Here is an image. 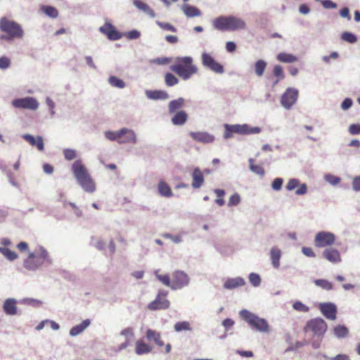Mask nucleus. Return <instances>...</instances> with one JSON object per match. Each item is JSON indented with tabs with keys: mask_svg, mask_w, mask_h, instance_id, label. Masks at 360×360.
<instances>
[{
	"mask_svg": "<svg viewBox=\"0 0 360 360\" xmlns=\"http://www.w3.org/2000/svg\"><path fill=\"white\" fill-rule=\"evenodd\" d=\"M72 171L77 182L86 192L93 193L95 191V183L81 160H76L72 164Z\"/></svg>",
	"mask_w": 360,
	"mask_h": 360,
	"instance_id": "obj_1",
	"label": "nucleus"
},
{
	"mask_svg": "<svg viewBox=\"0 0 360 360\" xmlns=\"http://www.w3.org/2000/svg\"><path fill=\"white\" fill-rule=\"evenodd\" d=\"M170 70L184 80L198 72L197 67L193 64V58L189 56L177 58L176 62L170 66Z\"/></svg>",
	"mask_w": 360,
	"mask_h": 360,
	"instance_id": "obj_2",
	"label": "nucleus"
},
{
	"mask_svg": "<svg viewBox=\"0 0 360 360\" xmlns=\"http://www.w3.org/2000/svg\"><path fill=\"white\" fill-rule=\"evenodd\" d=\"M212 25L220 31H236L245 28L246 24L243 20L235 16H219L216 18Z\"/></svg>",
	"mask_w": 360,
	"mask_h": 360,
	"instance_id": "obj_3",
	"label": "nucleus"
},
{
	"mask_svg": "<svg viewBox=\"0 0 360 360\" xmlns=\"http://www.w3.org/2000/svg\"><path fill=\"white\" fill-rule=\"evenodd\" d=\"M0 31L6 34L0 37V39L6 41L20 39L24 34L23 30L20 24L6 17L0 19Z\"/></svg>",
	"mask_w": 360,
	"mask_h": 360,
	"instance_id": "obj_4",
	"label": "nucleus"
},
{
	"mask_svg": "<svg viewBox=\"0 0 360 360\" xmlns=\"http://www.w3.org/2000/svg\"><path fill=\"white\" fill-rule=\"evenodd\" d=\"M225 132H224V138L229 139L233 136V134H259L261 132V128L259 127H250L249 125L244 124H225Z\"/></svg>",
	"mask_w": 360,
	"mask_h": 360,
	"instance_id": "obj_5",
	"label": "nucleus"
},
{
	"mask_svg": "<svg viewBox=\"0 0 360 360\" xmlns=\"http://www.w3.org/2000/svg\"><path fill=\"white\" fill-rule=\"evenodd\" d=\"M240 315L254 328L262 332L269 330V325L265 319L258 317L246 309L241 310Z\"/></svg>",
	"mask_w": 360,
	"mask_h": 360,
	"instance_id": "obj_6",
	"label": "nucleus"
},
{
	"mask_svg": "<svg viewBox=\"0 0 360 360\" xmlns=\"http://www.w3.org/2000/svg\"><path fill=\"white\" fill-rule=\"evenodd\" d=\"M328 325L326 322L321 318H315L309 320L304 330L305 333L311 332L314 335L323 336L326 332Z\"/></svg>",
	"mask_w": 360,
	"mask_h": 360,
	"instance_id": "obj_7",
	"label": "nucleus"
},
{
	"mask_svg": "<svg viewBox=\"0 0 360 360\" xmlns=\"http://www.w3.org/2000/svg\"><path fill=\"white\" fill-rule=\"evenodd\" d=\"M168 292L165 290H160L155 299L150 302L148 305V309L151 311L167 309L170 306V302L167 297Z\"/></svg>",
	"mask_w": 360,
	"mask_h": 360,
	"instance_id": "obj_8",
	"label": "nucleus"
},
{
	"mask_svg": "<svg viewBox=\"0 0 360 360\" xmlns=\"http://www.w3.org/2000/svg\"><path fill=\"white\" fill-rule=\"evenodd\" d=\"M12 105L16 108L28 109L32 110H35L39 107L38 101L33 97H25L15 99L12 101Z\"/></svg>",
	"mask_w": 360,
	"mask_h": 360,
	"instance_id": "obj_9",
	"label": "nucleus"
},
{
	"mask_svg": "<svg viewBox=\"0 0 360 360\" xmlns=\"http://www.w3.org/2000/svg\"><path fill=\"white\" fill-rule=\"evenodd\" d=\"M202 63L205 67L216 73L221 74L224 72L223 65L216 61L214 58L207 53H203L202 54Z\"/></svg>",
	"mask_w": 360,
	"mask_h": 360,
	"instance_id": "obj_10",
	"label": "nucleus"
},
{
	"mask_svg": "<svg viewBox=\"0 0 360 360\" xmlns=\"http://www.w3.org/2000/svg\"><path fill=\"white\" fill-rule=\"evenodd\" d=\"M298 91L294 88H288L281 96V105L286 109H290L297 101Z\"/></svg>",
	"mask_w": 360,
	"mask_h": 360,
	"instance_id": "obj_11",
	"label": "nucleus"
},
{
	"mask_svg": "<svg viewBox=\"0 0 360 360\" xmlns=\"http://www.w3.org/2000/svg\"><path fill=\"white\" fill-rule=\"evenodd\" d=\"M335 240V235L330 232H319L314 239V244L318 248H323L331 245Z\"/></svg>",
	"mask_w": 360,
	"mask_h": 360,
	"instance_id": "obj_12",
	"label": "nucleus"
},
{
	"mask_svg": "<svg viewBox=\"0 0 360 360\" xmlns=\"http://www.w3.org/2000/svg\"><path fill=\"white\" fill-rule=\"evenodd\" d=\"M189 282L188 275L182 271H176L172 274L171 288L173 290L181 289L187 285Z\"/></svg>",
	"mask_w": 360,
	"mask_h": 360,
	"instance_id": "obj_13",
	"label": "nucleus"
},
{
	"mask_svg": "<svg viewBox=\"0 0 360 360\" xmlns=\"http://www.w3.org/2000/svg\"><path fill=\"white\" fill-rule=\"evenodd\" d=\"M100 32L106 35L110 40H117L122 38V34L110 22H105L100 28Z\"/></svg>",
	"mask_w": 360,
	"mask_h": 360,
	"instance_id": "obj_14",
	"label": "nucleus"
},
{
	"mask_svg": "<svg viewBox=\"0 0 360 360\" xmlns=\"http://www.w3.org/2000/svg\"><path fill=\"white\" fill-rule=\"evenodd\" d=\"M320 310L323 315L328 319L335 320L336 319L337 308L333 303H323L320 304Z\"/></svg>",
	"mask_w": 360,
	"mask_h": 360,
	"instance_id": "obj_15",
	"label": "nucleus"
},
{
	"mask_svg": "<svg viewBox=\"0 0 360 360\" xmlns=\"http://www.w3.org/2000/svg\"><path fill=\"white\" fill-rule=\"evenodd\" d=\"M120 134L119 143H135L136 142V137L134 131L122 128L120 129Z\"/></svg>",
	"mask_w": 360,
	"mask_h": 360,
	"instance_id": "obj_16",
	"label": "nucleus"
},
{
	"mask_svg": "<svg viewBox=\"0 0 360 360\" xmlns=\"http://www.w3.org/2000/svg\"><path fill=\"white\" fill-rule=\"evenodd\" d=\"M191 137L195 141L202 143H210L214 141V136L207 132H190Z\"/></svg>",
	"mask_w": 360,
	"mask_h": 360,
	"instance_id": "obj_17",
	"label": "nucleus"
},
{
	"mask_svg": "<svg viewBox=\"0 0 360 360\" xmlns=\"http://www.w3.org/2000/svg\"><path fill=\"white\" fill-rule=\"evenodd\" d=\"M297 187H298L295 191L297 195H304L307 192V185L305 184H300L299 180L297 179H290L286 185V189L288 191H292Z\"/></svg>",
	"mask_w": 360,
	"mask_h": 360,
	"instance_id": "obj_18",
	"label": "nucleus"
},
{
	"mask_svg": "<svg viewBox=\"0 0 360 360\" xmlns=\"http://www.w3.org/2000/svg\"><path fill=\"white\" fill-rule=\"evenodd\" d=\"M41 259H38L34 253H30L28 257L24 261V266L28 270H36L41 266Z\"/></svg>",
	"mask_w": 360,
	"mask_h": 360,
	"instance_id": "obj_19",
	"label": "nucleus"
},
{
	"mask_svg": "<svg viewBox=\"0 0 360 360\" xmlns=\"http://www.w3.org/2000/svg\"><path fill=\"white\" fill-rule=\"evenodd\" d=\"M205 182V179L202 171L195 167L192 174V186L193 188H200Z\"/></svg>",
	"mask_w": 360,
	"mask_h": 360,
	"instance_id": "obj_20",
	"label": "nucleus"
},
{
	"mask_svg": "<svg viewBox=\"0 0 360 360\" xmlns=\"http://www.w3.org/2000/svg\"><path fill=\"white\" fill-rule=\"evenodd\" d=\"M245 285V281L241 277L228 278L224 283V288L232 290Z\"/></svg>",
	"mask_w": 360,
	"mask_h": 360,
	"instance_id": "obj_21",
	"label": "nucleus"
},
{
	"mask_svg": "<svg viewBox=\"0 0 360 360\" xmlns=\"http://www.w3.org/2000/svg\"><path fill=\"white\" fill-rule=\"evenodd\" d=\"M22 138L27 141L31 146H36L39 151H43L44 149V140L41 136L35 138L30 134H25Z\"/></svg>",
	"mask_w": 360,
	"mask_h": 360,
	"instance_id": "obj_22",
	"label": "nucleus"
},
{
	"mask_svg": "<svg viewBox=\"0 0 360 360\" xmlns=\"http://www.w3.org/2000/svg\"><path fill=\"white\" fill-rule=\"evenodd\" d=\"M323 257L332 263H338L341 261L340 254L334 248H327L323 252Z\"/></svg>",
	"mask_w": 360,
	"mask_h": 360,
	"instance_id": "obj_23",
	"label": "nucleus"
},
{
	"mask_svg": "<svg viewBox=\"0 0 360 360\" xmlns=\"http://www.w3.org/2000/svg\"><path fill=\"white\" fill-rule=\"evenodd\" d=\"M173 114L171 121L174 125H183L188 120V115L184 110H179Z\"/></svg>",
	"mask_w": 360,
	"mask_h": 360,
	"instance_id": "obj_24",
	"label": "nucleus"
},
{
	"mask_svg": "<svg viewBox=\"0 0 360 360\" xmlns=\"http://www.w3.org/2000/svg\"><path fill=\"white\" fill-rule=\"evenodd\" d=\"M147 97L152 100H166L169 98L167 91L163 90H148L146 91Z\"/></svg>",
	"mask_w": 360,
	"mask_h": 360,
	"instance_id": "obj_25",
	"label": "nucleus"
},
{
	"mask_svg": "<svg viewBox=\"0 0 360 360\" xmlns=\"http://www.w3.org/2000/svg\"><path fill=\"white\" fill-rule=\"evenodd\" d=\"M153 347L146 343L143 340H139L135 344V352L138 355H142L151 352Z\"/></svg>",
	"mask_w": 360,
	"mask_h": 360,
	"instance_id": "obj_26",
	"label": "nucleus"
},
{
	"mask_svg": "<svg viewBox=\"0 0 360 360\" xmlns=\"http://www.w3.org/2000/svg\"><path fill=\"white\" fill-rule=\"evenodd\" d=\"M181 10L188 18L198 17L202 14L197 7L186 4L181 6Z\"/></svg>",
	"mask_w": 360,
	"mask_h": 360,
	"instance_id": "obj_27",
	"label": "nucleus"
},
{
	"mask_svg": "<svg viewBox=\"0 0 360 360\" xmlns=\"http://www.w3.org/2000/svg\"><path fill=\"white\" fill-rule=\"evenodd\" d=\"M4 312L8 315H15L17 314L16 301L14 299H7L3 306Z\"/></svg>",
	"mask_w": 360,
	"mask_h": 360,
	"instance_id": "obj_28",
	"label": "nucleus"
},
{
	"mask_svg": "<svg viewBox=\"0 0 360 360\" xmlns=\"http://www.w3.org/2000/svg\"><path fill=\"white\" fill-rule=\"evenodd\" d=\"M146 335L148 340H153L158 347L164 346L165 344L160 333L152 329H148Z\"/></svg>",
	"mask_w": 360,
	"mask_h": 360,
	"instance_id": "obj_29",
	"label": "nucleus"
},
{
	"mask_svg": "<svg viewBox=\"0 0 360 360\" xmlns=\"http://www.w3.org/2000/svg\"><path fill=\"white\" fill-rule=\"evenodd\" d=\"M184 104L185 100L181 97L172 100L168 104V111L170 114L176 112L184 105Z\"/></svg>",
	"mask_w": 360,
	"mask_h": 360,
	"instance_id": "obj_30",
	"label": "nucleus"
},
{
	"mask_svg": "<svg viewBox=\"0 0 360 360\" xmlns=\"http://www.w3.org/2000/svg\"><path fill=\"white\" fill-rule=\"evenodd\" d=\"M158 189L160 195L162 196L169 198L173 195V193L169 186L162 180L159 181Z\"/></svg>",
	"mask_w": 360,
	"mask_h": 360,
	"instance_id": "obj_31",
	"label": "nucleus"
},
{
	"mask_svg": "<svg viewBox=\"0 0 360 360\" xmlns=\"http://www.w3.org/2000/svg\"><path fill=\"white\" fill-rule=\"evenodd\" d=\"M271 259L273 266L275 268H278L280 266V259L281 256V252L278 248H273L270 252Z\"/></svg>",
	"mask_w": 360,
	"mask_h": 360,
	"instance_id": "obj_32",
	"label": "nucleus"
},
{
	"mask_svg": "<svg viewBox=\"0 0 360 360\" xmlns=\"http://www.w3.org/2000/svg\"><path fill=\"white\" fill-rule=\"evenodd\" d=\"M134 4L139 10L143 11L144 13H146V14L149 15L153 18L155 17V14L154 11L147 4L139 0H135L134 1Z\"/></svg>",
	"mask_w": 360,
	"mask_h": 360,
	"instance_id": "obj_33",
	"label": "nucleus"
},
{
	"mask_svg": "<svg viewBox=\"0 0 360 360\" xmlns=\"http://www.w3.org/2000/svg\"><path fill=\"white\" fill-rule=\"evenodd\" d=\"M90 321L88 319L83 321L80 324L72 327L70 331L71 336H76L81 333L86 328L89 326Z\"/></svg>",
	"mask_w": 360,
	"mask_h": 360,
	"instance_id": "obj_34",
	"label": "nucleus"
},
{
	"mask_svg": "<svg viewBox=\"0 0 360 360\" xmlns=\"http://www.w3.org/2000/svg\"><path fill=\"white\" fill-rule=\"evenodd\" d=\"M276 58L278 61L286 63H294L298 60L297 56L285 52L278 53Z\"/></svg>",
	"mask_w": 360,
	"mask_h": 360,
	"instance_id": "obj_35",
	"label": "nucleus"
},
{
	"mask_svg": "<svg viewBox=\"0 0 360 360\" xmlns=\"http://www.w3.org/2000/svg\"><path fill=\"white\" fill-rule=\"evenodd\" d=\"M120 334L127 338L125 342H124L123 344H122L120 346V349H123L126 348L129 345V342H130L129 338H131L134 336L133 329H132V328H129V327L124 328V330H122L121 331Z\"/></svg>",
	"mask_w": 360,
	"mask_h": 360,
	"instance_id": "obj_36",
	"label": "nucleus"
},
{
	"mask_svg": "<svg viewBox=\"0 0 360 360\" xmlns=\"http://www.w3.org/2000/svg\"><path fill=\"white\" fill-rule=\"evenodd\" d=\"M273 74L274 76L277 78L276 80L274 82L273 86L276 85L280 80H282L285 77L283 69L281 65H276L274 67Z\"/></svg>",
	"mask_w": 360,
	"mask_h": 360,
	"instance_id": "obj_37",
	"label": "nucleus"
},
{
	"mask_svg": "<svg viewBox=\"0 0 360 360\" xmlns=\"http://www.w3.org/2000/svg\"><path fill=\"white\" fill-rule=\"evenodd\" d=\"M0 253H1L9 261H13L18 258V254L7 248L0 247Z\"/></svg>",
	"mask_w": 360,
	"mask_h": 360,
	"instance_id": "obj_38",
	"label": "nucleus"
},
{
	"mask_svg": "<svg viewBox=\"0 0 360 360\" xmlns=\"http://www.w3.org/2000/svg\"><path fill=\"white\" fill-rule=\"evenodd\" d=\"M249 163H250V169L252 172H254L261 176H263L264 175L265 172H264V169L262 167V166L259 165H255V160L252 158H250L249 160Z\"/></svg>",
	"mask_w": 360,
	"mask_h": 360,
	"instance_id": "obj_39",
	"label": "nucleus"
},
{
	"mask_svg": "<svg viewBox=\"0 0 360 360\" xmlns=\"http://www.w3.org/2000/svg\"><path fill=\"white\" fill-rule=\"evenodd\" d=\"M41 10L42 11L46 14L48 16L52 18H56L58 17V10L53 7V6H44L42 8H41Z\"/></svg>",
	"mask_w": 360,
	"mask_h": 360,
	"instance_id": "obj_40",
	"label": "nucleus"
},
{
	"mask_svg": "<svg viewBox=\"0 0 360 360\" xmlns=\"http://www.w3.org/2000/svg\"><path fill=\"white\" fill-rule=\"evenodd\" d=\"M108 82L113 87L119 89H123L125 87V83L124 81L115 76H110L109 77Z\"/></svg>",
	"mask_w": 360,
	"mask_h": 360,
	"instance_id": "obj_41",
	"label": "nucleus"
},
{
	"mask_svg": "<svg viewBox=\"0 0 360 360\" xmlns=\"http://www.w3.org/2000/svg\"><path fill=\"white\" fill-rule=\"evenodd\" d=\"M314 282L316 285L321 288L322 289L330 290L333 288V284L326 279H316Z\"/></svg>",
	"mask_w": 360,
	"mask_h": 360,
	"instance_id": "obj_42",
	"label": "nucleus"
},
{
	"mask_svg": "<svg viewBox=\"0 0 360 360\" xmlns=\"http://www.w3.org/2000/svg\"><path fill=\"white\" fill-rule=\"evenodd\" d=\"M174 328L176 332H181L183 330L186 331V330H191L190 323L188 321H186L176 323L174 324Z\"/></svg>",
	"mask_w": 360,
	"mask_h": 360,
	"instance_id": "obj_43",
	"label": "nucleus"
},
{
	"mask_svg": "<svg viewBox=\"0 0 360 360\" xmlns=\"http://www.w3.org/2000/svg\"><path fill=\"white\" fill-rule=\"evenodd\" d=\"M266 67V63L264 60H257L255 65V72H256L257 75H258L259 77L262 76L264 74Z\"/></svg>",
	"mask_w": 360,
	"mask_h": 360,
	"instance_id": "obj_44",
	"label": "nucleus"
},
{
	"mask_svg": "<svg viewBox=\"0 0 360 360\" xmlns=\"http://www.w3.org/2000/svg\"><path fill=\"white\" fill-rule=\"evenodd\" d=\"M334 333L338 338H344L348 334V329L341 325H338L334 328Z\"/></svg>",
	"mask_w": 360,
	"mask_h": 360,
	"instance_id": "obj_45",
	"label": "nucleus"
},
{
	"mask_svg": "<svg viewBox=\"0 0 360 360\" xmlns=\"http://www.w3.org/2000/svg\"><path fill=\"white\" fill-rule=\"evenodd\" d=\"M165 84L167 86H172L179 83V79L172 73L167 72L165 77Z\"/></svg>",
	"mask_w": 360,
	"mask_h": 360,
	"instance_id": "obj_46",
	"label": "nucleus"
},
{
	"mask_svg": "<svg viewBox=\"0 0 360 360\" xmlns=\"http://www.w3.org/2000/svg\"><path fill=\"white\" fill-rule=\"evenodd\" d=\"M214 193L217 196L215 202L219 206H223L225 203L224 196L225 195V191L222 189L217 188L214 190Z\"/></svg>",
	"mask_w": 360,
	"mask_h": 360,
	"instance_id": "obj_47",
	"label": "nucleus"
},
{
	"mask_svg": "<svg viewBox=\"0 0 360 360\" xmlns=\"http://www.w3.org/2000/svg\"><path fill=\"white\" fill-rule=\"evenodd\" d=\"M120 130L117 131H106L105 132V136L107 139L114 141H116L119 143V139L120 138Z\"/></svg>",
	"mask_w": 360,
	"mask_h": 360,
	"instance_id": "obj_48",
	"label": "nucleus"
},
{
	"mask_svg": "<svg viewBox=\"0 0 360 360\" xmlns=\"http://www.w3.org/2000/svg\"><path fill=\"white\" fill-rule=\"evenodd\" d=\"M155 276L158 278V279L165 285L169 286L171 288L172 285V281L169 278V276L167 274L162 275L158 274V271H155Z\"/></svg>",
	"mask_w": 360,
	"mask_h": 360,
	"instance_id": "obj_49",
	"label": "nucleus"
},
{
	"mask_svg": "<svg viewBox=\"0 0 360 360\" xmlns=\"http://www.w3.org/2000/svg\"><path fill=\"white\" fill-rule=\"evenodd\" d=\"M249 281H250V283L255 287L259 286L261 283L260 276L257 274H255V273H251L249 275Z\"/></svg>",
	"mask_w": 360,
	"mask_h": 360,
	"instance_id": "obj_50",
	"label": "nucleus"
},
{
	"mask_svg": "<svg viewBox=\"0 0 360 360\" xmlns=\"http://www.w3.org/2000/svg\"><path fill=\"white\" fill-rule=\"evenodd\" d=\"M157 25L162 30L170 31L172 32H176V28L170 23L157 21Z\"/></svg>",
	"mask_w": 360,
	"mask_h": 360,
	"instance_id": "obj_51",
	"label": "nucleus"
},
{
	"mask_svg": "<svg viewBox=\"0 0 360 360\" xmlns=\"http://www.w3.org/2000/svg\"><path fill=\"white\" fill-rule=\"evenodd\" d=\"M240 202V197L238 193H234L232 195H231L228 205L229 207L232 206H236L238 205Z\"/></svg>",
	"mask_w": 360,
	"mask_h": 360,
	"instance_id": "obj_52",
	"label": "nucleus"
},
{
	"mask_svg": "<svg viewBox=\"0 0 360 360\" xmlns=\"http://www.w3.org/2000/svg\"><path fill=\"white\" fill-rule=\"evenodd\" d=\"M342 39L344 41H348L349 43H354L357 40V38H356V37L354 34H352L350 32H347L342 33Z\"/></svg>",
	"mask_w": 360,
	"mask_h": 360,
	"instance_id": "obj_53",
	"label": "nucleus"
},
{
	"mask_svg": "<svg viewBox=\"0 0 360 360\" xmlns=\"http://www.w3.org/2000/svg\"><path fill=\"white\" fill-rule=\"evenodd\" d=\"M293 308L294 309L299 311H303V312H307L309 311V307L304 304L302 302L300 301H296L293 304Z\"/></svg>",
	"mask_w": 360,
	"mask_h": 360,
	"instance_id": "obj_54",
	"label": "nucleus"
},
{
	"mask_svg": "<svg viewBox=\"0 0 360 360\" xmlns=\"http://www.w3.org/2000/svg\"><path fill=\"white\" fill-rule=\"evenodd\" d=\"M24 303L32 307H39L42 304V302L33 298H27L24 300Z\"/></svg>",
	"mask_w": 360,
	"mask_h": 360,
	"instance_id": "obj_55",
	"label": "nucleus"
},
{
	"mask_svg": "<svg viewBox=\"0 0 360 360\" xmlns=\"http://www.w3.org/2000/svg\"><path fill=\"white\" fill-rule=\"evenodd\" d=\"M283 184V180L281 178H276L271 184V188L274 191H280L282 188Z\"/></svg>",
	"mask_w": 360,
	"mask_h": 360,
	"instance_id": "obj_56",
	"label": "nucleus"
},
{
	"mask_svg": "<svg viewBox=\"0 0 360 360\" xmlns=\"http://www.w3.org/2000/svg\"><path fill=\"white\" fill-rule=\"evenodd\" d=\"M325 179L332 185H336L340 183V179L333 174H326Z\"/></svg>",
	"mask_w": 360,
	"mask_h": 360,
	"instance_id": "obj_57",
	"label": "nucleus"
},
{
	"mask_svg": "<svg viewBox=\"0 0 360 360\" xmlns=\"http://www.w3.org/2000/svg\"><path fill=\"white\" fill-rule=\"evenodd\" d=\"M64 157L68 160H72L76 158V153L72 149H65L63 151Z\"/></svg>",
	"mask_w": 360,
	"mask_h": 360,
	"instance_id": "obj_58",
	"label": "nucleus"
},
{
	"mask_svg": "<svg viewBox=\"0 0 360 360\" xmlns=\"http://www.w3.org/2000/svg\"><path fill=\"white\" fill-rule=\"evenodd\" d=\"M11 65V60L8 58L3 56L0 58V69H6Z\"/></svg>",
	"mask_w": 360,
	"mask_h": 360,
	"instance_id": "obj_59",
	"label": "nucleus"
},
{
	"mask_svg": "<svg viewBox=\"0 0 360 360\" xmlns=\"http://www.w3.org/2000/svg\"><path fill=\"white\" fill-rule=\"evenodd\" d=\"M37 257L38 259H41L40 261H41V265L44 263L45 261L49 260V253L44 249H41L40 250V253L39 255H37Z\"/></svg>",
	"mask_w": 360,
	"mask_h": 360,
	"instance_id": "obj_60",
	"label": "nucleus"
},
{
	"mask_svg": "<svg viewBox=\"0 0 360 360\" xmlns=\"http://www.w3.org/2000/svg\"><path fill=\"white\" fill-rule=\"evenodd\" d=\"M349 131L352 135L360 134V124H353L350 125Z\"/></svg>",
	"mask_w": 360,
	"mask_h": 360,
	"instance_id": "obj_61",
	"label": "nucleus"
},
{
	"mask_svg": "<svg viewBox=\"0 0 360 360\" xmlns=\"http://www.w3.org/2000/svg\"><path fill=\"white\" fill-rule=\"evenodd\" d=\"M302 253L307 257H314L316 256L312 248L308 247H303L302 248Z\"/></svg>",
	"mask_w": 360,
	"mask_h": 360,
	"instance_id": "obj_62",
	"label": "nucleus"
},
{
	"mask_svg": "<svg viewBox=\"0 0 360 360\" xmlns=\"http://www.w3.org/2000/svg\"><path fill=\"white\" fill-rule=\"evenodd\" d=\"M140 37V32L137 30H132L127 34V37L130 39H138Z\"/></svg>",
	"mask_w": 360,
	"mask_h": 360,
	"instance_id": "obj_63",
	"label": "nucleus"
},
{
	"mask_svg": "<svg viewBox=\"0 0 360 360\" xmlns=\"http://www.w3.org/2000/svg\"><path fill=\"white\" fill-rule=\"evenodd\" d=\"M353 189L356 191H360V176L356 177L352 182Z\"/></svg>",
	"mask_w": 360,
	"mask_h": 360,
	"instance_id": "obj_64",
	"label": "nucleus"
}]
</instances>
